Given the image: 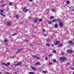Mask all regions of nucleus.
I'll return each instance as SVG.
<instances>
[{"mask_svg": "<svg viewBox=\"0 0 74 74\" xmlns=\"http://www.w3.org/2000/svg\"><path fill=\"white\" fill-rule=\"evenodd\" d=\"M32 57H33V58H36V59H38V60H39V59H40L41 58L40 57H38L37 56H35L32 55Z\"/></svg>", "mask_w": 74, "mask_h": 74, "instance_id": "nucleus-1", "label": "nucleus"}, {"mask_svg": "<svg viewBox=\"0 0 74 74\" xmlns=\"http://www.w3.org/2000/svg\"><path fill=\"white\" fill-rule=\"evenodd\" d=\"M60 60H62V62H63V60H66V58L65 57H61L60 58Z\"/></svg>", "mask_w": 74, "mask_h": 74, "instance_id": "nucleus-2", "label": "nucleus"}, {"mask_svg": "<svg viewBox=\"0 0 74 74\" xmlns=\"http://www.w3.org/2000/svg\"><path fill=\"white\" fill-rule=\"evenodd\" d=\"M60 19H54L53 20H51L52 22H57V21H60Z\"/></svg>", "mask_w": 74, "mask_h": 74, "instance_id": "nucleus-3", "label": "nucleus"}, {"mask_svg": "<svg viewBox=\"0 0 74 74\" xmlns=\"http://www.w3.org/2000/svg\"><path fill=\"white\" fill-rule=\"evenodd\" d=\"M38 21V18H34V20L33 21V22L34 23H35L37 22Z\"/></svg>", "mask_w": 74, "mask_h": 74, "instance_id": "nucleus-4", "label": "nucleus"}, {"mask_svg": "<svg viewBox=\"0 0 74 74\" xmlns=\"http://www.w3.org/2000/svg\"><path fill=\"white\" fill-rule=\"evenodd\" d=\"M22 64V62H21L19 63H18L17 64H15L14 66H19V65H20V64Z\"/></svg>", "mask_w": 74, "mask_h": 74, "instance_id": "nucleus-5", "label": "nucleus"}, {"mask_svg": "<svg viewBox=\"0 0 74 74\" xmlns=\"http://www.w3.org/2000/svg\"><path fill=\"white\" fill-rule=\"evenodd\" d=\"M67 52L68 53H73V50L71 49L68 50L67 51Z\"/></svg>", "mask_w": 74, "mask_h": 74, "instance_id": "nucleus-6", "label": "nucleus"}, {"mask_svg": "<svg viewBox=\"0 0 74 74\" xmlns=\"http://www.w3.org/2000/svg\"><path fill=\"white\" fill-rule=\"evenodd\" d=\"M30 67L32 69L34 70V71H36V68L34 67L30 66Z\"/></svg>", "mask_w": 74, "mask_h": 74, "instance_id": "nucleus-7", "label": "nucleus"}, {"mask_svg": "<svg viewBox=\"0 0 74 74\" xmlns=\"http://www.w3.org/2000/svg\"><path fill=\"white\" fill-rule=\"evenodd\" d=\"M59 43H60V42L58 40H57L56 42L55 45H58V44H59Z\"/></svg>", "mask_w": 74, "mask_h": 74, "instance_id": "nucleus-8", "label": "nucleus"}, {"mask_svg": "<svg viewBox=\"0 0 74 74\" xmlns=\"http://www.w3.org/2000/svg\"><path fill=\"white\" fill-rule=\"evenodd\" d=\"M1 64L2 65H4V66H7L8 67V64H7L3 62Z\"/></svg>", "mask_w": 74, "mask_h": 74, "instance_id": "nucleus-9", "label": "nucleus"}, {"mask_svg": "<svg viewBox=\"0 0 74 74\" xmlns=\"http://www.w3.org/2000/svg\"><path fill=\"white\" fill-rule=\"evenodd\" d=\"M7 25L8 26H11V22L9 21L8 22Z\"/></svg>", "mask_w": 74, "mask_h": 74, "instance_id": "nucleus-10", "label": "nucleus"}, {"mask_svg": "<svg viewBox=\"0 0 74 74\" xmlns=\"http://www.w3.org/2000/svg\"><path fill=\"white\" fill-rule=\"evenodd\" d=\"M69 42L70 44L71 45H74V43H73V41H69Z\"/></svg>", "mask_w": 74, "mask_h": 74, "instance_id": "nucleus-11", "label": "nucleus"}, {"mask_svg": "<svg viewBox=\"0 0 74 74\" xmlns=\"http://www.w3.org/2000/svg\"><path fill=\"white\" fill-rule=\"evenodd\" d=\"M26 8H23V10H25V12H26L27 11H28V9H26Z\"/></svg>", "mask_w": 74, "mask_h": 74, "instance_id": "nucleus-12", "label": "nucleus"}, {"mask_svg": "<svg viewBox=\"0 0 74 74\" xmlns=\"http://www.w3.org/2000/svg\"><path fill=\"white\" fill-rule=\"evenodd\" d=\"M0 14L1 15H2V16H4V17H5V15H4L2 13L0 12Z\"/></svg>", "mask_w": 74, "mask_h": 74, "instance_id": "nucleus-13", "label": "nucleus"}, {"mask_svg": "<svg viewBox=\"0 0 74 74\" xmlns=\"http://www.w3.org/2000/svg\"><path fill=\"white\" fill-rule=\"evenodd\" d=\"M59 25L60 27H62V26H63V23L62 22H60L59 23Z\"/></svg>", "mask_w": 74, "mask_h": 74, "instance_id": "nucleus-14", "label": "nucleus"}, {"mask_svg": "<svg viewBox=\"0 0 74 74\" xmlns=\"http://www.w3.org/2000/svg\"><path fill=\"white\" fill-rule=\"evenodd\" d=\"M51 11H52V12H56V11L54 9H51Z\"/></svg>", "mask_w": 74, "mask_h": 74, "instance_id": "nucleus-15", "label": "nucleus"}, {"mask_svg": "<svg viewBox=\"0 0 74 74\" xmlns=\"http://www.w3.org/2000/svg\"><path fill=\"white\" fill-rule=\"evenodd\" d=\"M21 49H19L18 51H17L16 53V54L18 53H19V52L21 51Z\"/></svg>", "mask_w": 74, "mask_h": 74, "instance_id": "nucleus-16", "label": "nucleus"}, {"mask_svg": "<svg viewBox=\"0 0 74 74\" xmlns=\"http://www.w3.org/2000/svg\"><path fill=\"white\" fill-rule=\"evenodd\" d=\"M36 65H40L41 63L39 62H38L36 63Z\"/></svg>", "mask_w": 74, "mask_h": 74, "instance_id": "nucleus-17", "label": "nucleus"}, {"mask_svg": "<svg viewBox=\"0 0 74 74\" xmlns=\"http://www.w3.org/2000/svg\"><path fill=\"white\" fill-rule=\"evenodd\" d=\"M55 27H56V28H57V27H58V24H55Z\"/></svg>", "mask_w": 74, "mask_h": 74, "instance_id": "nucleus-18", "label": "nucleus"}, {"mask_svg": "<svg viewBox=\"0 0 74 74\" xmlns=\"http://www.w3.org/2000/svg\"><path fill=\"white\" fill-rule=\"evenodd\" d=\"M4 41L5 42H8V40L6 39H4Z\"/></svg>", "mask_w": 74, "mask_h": 74, "instance_id": "nucleus-19", "label": "nucleus"}, {"mask_svg": "<svg viewBox=\"0 0 74 74\" xmlns=\"http://www.w3.org/2000/svg\"><path fill=\"white\" fill-rule=\"evenodd\" d=\"M29 74H35L33 72H29Z\"/></svg>", "mask_w": 74, "mask_h": 74, "instance_id": "nucleus-20", "label": "nucleus"}, {"mask_svg": "<svg viewBox=\"0 0 74 74\" xmlns=\"http://www.w3.org/2000/svg\"><path fill=\"white\" fill-rule=\"evenodd\" d=\"M5 5H7V4H6V3H5V4H4V5H1V7H4V6H5Z\"/></svg>", "mask_w": 74, "mask_h": 74, "instance_id": "nucleus-21", "label": "nucleus"}, {"mask_svg": "<svg viewBox=\"0 0 74 74\" xmlns=\"http://www.w3.org/2000/svg\"><path fill=\"white\" fill-rule=\"evenodd\" d=\"M54 18V16H51L50 18V19H53Z\"/></svg>", "mask_w": 74, "mask_h": 74, "instance_id": "nucleus-22", "label": "nucleus"}, {"mask_svg": "<svg viewBox=\"0 0 74 74\" xmlns=\"http://www.w3.org/2000/svg\"><path fill=\"white\" fill-rule=\"evenodd\" d=\"M59 46L60 47H62V44L60 43L59 45Z\"/></svg>", "mask_w": 74, "mask_h": 74, "instance_id": "nucleus-23", "label": "nucleus"}, {"mask_svg": "<svg viewBox=\"0 0 74 74\" xmlns=\"http://www.w3.org/2000/svg\"><path fill=\"white\" fill-rule=\"evenodd\" d=\"M48 22L49 25H51L52 24V23H51V22L50 21H49Z\"/></svg>", "mask_w": 74, "mask_h": 74, "instance_id": "nucleus-24", "label": "nucleus"}, {"mask_svg": "<svg viewBox=\"0 0 74 74\" xmlns=\"http://www.w3.org/2000/svg\"><path fill=\"white\" fill-rule=\"evenodd\" d=\"M15 56H13L10 57V59H13V58H15Z\"/></svg>", "mask_w": 74, "mask_h": 74, "instance_id": "nucleus-25", "label": "nucleus"}, {"mask_svg": "<svg viewBox=\"0 0 74 74\" xmlns=\"http://www.w3.org/2000/svg\"><path fill=\"white\" fill-rule=\"evenodd\" d=\"M42 73H47V71H42Z\"/></svg>", "mask_w": 74, "mask_h": 74, "instance_id": "nucleus-26", "label": "nucleus"}, {"mask_svg": "<svg viewBox=\"0 0 74 74\" xmlns=\"http://www.w3.org/2000/svg\"><path fill=\"white\" fill-rule=\"evenodd\" d=\"M53 62H56V60L55 59H54L53 60Z\"/></svg>", "mask_w": 74, "mask_h": 74, "instance_id": "nucleus-27", "label": "nucleus"}, {"mask_svg": "<svg viewBox=\"0 0 74 74\" xmlns=\"http://www.w3.org/2000/svg\"><path fill=\"white\" fill-rule=\"evenodd\" d=\"M0 12H4V10H0Z\"/></svg>", "mask_w": 74, "mask_h": 74, "instance_id": "nucleus-28", "label": "nucleus"}, {"mask_svg": "<svg viewBox=\"0 0 74 74\" xmlns=\"http://www.w3.org/2000/svg\"><path fill=\"white\" fill-rule=\"evenodd\" d=\"M49 44H48V43H47L46 44V46H47V47H49Z\"/></svg>", "mask_w": 74, "mask_h": 74, "instance_id": "nucleus-29", "label": "nucleus"}, {"mask_svg": "<svg viewBox=\"0 0 74 74\" xmlns=\"http://www.w3.org/2000/svg\"><path fill=\"white\" fill-rule=\"evenodd\" d=\"M45 59L46 60H48V57H45Z\"/></svg>", "mask_w": 74, "mask_h": 74, "instance_id": "nucleus-30", "label": "nucleus"}, {"mask_svg": "<svg viewBox=\"0 0 74 74\" xmlns=\"http://www.w3.org/2000/svg\"><path fill=\"white\" fill-rule=\"evenodd\" d=\"M52 63H50L49 64H48V65H52Z\"/></svg>", "mask_w": 74, "mask_h": 74, "instance_id": "nucleus-31", "label": "nucleus"}, {"mask_svg": "<svg viewBox=\"0 0 74 74\" xmlns=\"http://www.w3.org/2000/svg\"><path fill=\"white\" fill-rule=\"evenodd\" d=\"M16 34H16V33H15V34H14L12 35V36H16Z\"/></svg>", "mask_w": 74, "mask_h": 74, "instance_id": "nucleus-32", "label": "nucleus"}, {"mask_svg": "<svg viewBox=\"0 0 74 74\" xmlns=\"http://www.w3.org/2000/svg\"><path fill=\"white\" fill-rule=\"evenodd\" d=\"M42 20L41 19H40V20H39V21L40 22H42Z\"/></svg>", "mask_w": 74, "mask_h": 74, "instance_id": "nucleus-33", "label": "nucleus"}, {"mask_svg": "<svg viewBox=\"0 0 74 74\" xmlns=\"http://www.w3.org/2000/svg\"><path fill=\"white\" fill-rule=\"evenodd\" d=\"M7 64H8V65H10V64H10V62H8Z\"/></svg>", "mask_w": 74, "mask_h": 74, "instance_id": "nucleus-34", "label": "nucleus"}, {"mask_svg": "<svg viewBox=\"0 0 74 74\" xmlns=\"http://www.w3.org/2000/svg\"><path fill=\"white\" fill-rule=\"evenodd\" d=\"M12 3H10L9 4V5H12Z\"/></svg>", "mask_w": 74, "mask_h": 74, "instance_id": "nucleus-35", "label": "nucleus"}, {"mask_svg": "<svg viewBox=\"0 0 74 74\" xmlns=\"http://www.w3.org/2000/svg\"><path fill=\"white\" fill-rule=\"evenodd\" d=\"M53 53H56V51L55 50H54L53 51Z\"/></svg>", "mask_w": 74, "mask_h": 74, "instance_id": "nucleus-36", "label": "nucleus"}, {"mask_svg": "<svg viewBox=\"0 0 74 74\" xmlns=\"http://www.w3.org/2000/svg\"><path fill=\"white\" fill-rule=\"evenodd\" d=\"M16 18H17V19H18V16L16 15Z\"/></svg>", "mask_w": 74, "mask_h": 74, "instance_id": "nucleus-37", "label": "nucleus"}, {"mask_svg": "<svg viewBox=\"0 0 74 74\" xmlns=\"http://www.w3.org/2000/svg\"><path fill=\"white\" fill-rule=\"evenodd\" d=\"M66 3L67 4H69V3H70V2H69V1H66Z\"/></svg>", "mask_w": 74, "mask_h": 74, "instance_id": "nucleus-38", "label": "nucleus"}, {"mask_svg": "<svg viewBox=\"0 0 74 74\" xmlns=\"http://www.w3.org/2000/svg\"><path fill=\"white\" fill-rule=\"evenodd\" d=\"M52 55H49V57L50 56H52Z\"/></svg>", "mask_w": 74, "mask_h": 74, "instance_id": "nucleus-39", "label": "nucleus"}, {"mask_svg": "<svg viewBox=\"0 0 74 74\" xmlns=\"http://www.w3.org/2000/svg\"><path fill=\"white\" fill-rule=\"evenodd\" d=\"M29 40H25V42H27Z\"/></svg>", "mask_w": 74, "mask_h": 74, "instance_id": "nucleus-40", "label": "nucleus"}, {"mask_svg": "<svg viewBox=\"0 0 74 74\" xmlns=\"http://www.w3.org/2000/svg\"><path fill=\"white\" fill-rule=\"evenodd\" d=\"M70 64V63H68L66 64L67 65H69V64Z\"/></svg>", "mask_w": 74, "mask_h": 74, "instance_id": "nucleus-41", "label": "nucleus"}, {"mask_svg": "<svg viewBox=\"0 0 74 74\" xmlns=\"http://www.w3.org/2000/svg\"><path fill=\"white\" fill-rule=\"evenodd\" d=\"M29 1H33V0H29Z\"/></svg>", "mask_w": 74, "mask_h": 74, "instance_id": "nucleus-42", "label": "nucleus"}, {"mask_svg": "<svg viewBox=\"0 0 74 74\" xmlns=\"http://www.w3.org/2000/svg\"><path fill=\"white\" fill-rule=\"evenodd\" d=\"M71 69H72V70H74V68H71Z\"/></svg>", "mask_w": 74, "mask_h": 74, "instance_id": "nucleus-43", "label": "nucleus"}, {"mask_svg": "<svg viewBox=\"0 0 74 74\" xmlns=\"http://www.w3.org/2000/svg\"><path fill=\"white\" fill-rule=\"evenodd\" d=\"M43 31L44 32H45V29H43Z\"/></svg>", "mask_w": 74, "mask_h": 74, "instance_id": "nucleus-44", "label": "nucleus"}, {"mask_svg": "<svg viewBox=\"0 0 74 74\" xmlns=\"http://www.w3.org/2000/svg\"><path fill=\"white\" fill-rule=\"evenodd\" d=\"M29 19H30V17H29Z\"/></svg>", "mask_w": 74, "mask_h": 74, "instance_id": "nucleus-45", "label": "nucleus"}, {"mask_svg": "<svg viewBox=\"0 0 74 74\" xmlns=\"http://www.w3.org/2000/svg\"><path fill=\"white\" fill-rule=\"evenodd\" d=\"M44 36H47V35H45Z\"/></svg>", "mask_w": 74, "mask_h": 74, "instance_id": "nucleus-46", "label": "nucleus"}, {"mask_svg": "<svg viewBox=\"0 0 74 74\" xmlns=\"http://www.w3.org/2000/svg\"><path fill=\"white\" fill-rule=\"evenodd\" d=\"M52 46L53 47V45H52Z\"/></svg>", "mask_w": 74, "mask_h": 74, "instance_id": "nucleus-47", "label": "nucleus"}, {"mask_svg": "<svg viewBox=\"0 0 74 74\" xmlns=\"http://www.w3.org/2000/svg\"><path fill=\"white\" fill-rule=\"evenodd\" d=\"M0 74H1V73H0Z\"/></svg>", "mask_w": 74, "mask_h": 74, "instance_id": "nucleus-48", "label": "nucleus"}, {"mask_svg": "<svg viewBox=\"0 0 74 74\" xmlns=\"http://www.w3.org/2000/svg\"><path fill=\"white\" fill-rule=\"evenodd\" d=\"M73 74H74V72L73 73Z\"/></svg>", "mask_w": 74, "mask_h": 74, "instance_id": "nucleus-49", "label": "nucleus"}]
</instances>
